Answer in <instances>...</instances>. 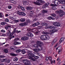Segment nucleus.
<instances>
[{"label":"nucleus","mask_w":65,"mask_h":65,"mask_svg":"<svg viewBox=\"0 0 65 65\" xmlns=\"http://www.w3.org/2000/svg\"><path fill=\"white\" fill-rule=\"evenodd\" d=\"M28 56H29L28 59L31 60L33 61H36V60L35 59L33 58V57H34V58L36 59H38L39 58V57L34 55V54H33V53L31 52H30L28 54Z\"/></svg>","instance_id":"nucleus-1"},{"label":"nucleus","mask_w":65,"mask_h":65,"mask_svg":"<svg viewBox=\"0 0 65 65\" xmlns=\"http://www.w3.org/2000/svg\"><path fill=\"white\" fill-rule=\"evenodd\" d=\"M40 38L41 39L43 40H47L50 38V37L47 35H43L41 36Z\"/></svg>","instance_id":"nucleus-2"},{"label":"nucleus","mask_w":65,"mask_h":65,"mask_svg":"<svg viewBox=\"0 0 65 65\" xmlns=\"http://www.w3.org/2000/svg\"><path fill=\"white\" fill-rule=\"evenodd\" d=\"M36 1L38 3L36 2H34V3L35 4L37 5H41L40 3H39V2H40V3H44V1L42 0H37Z\"/></svg>","instance_id":"nucleus-3"},{"label":"nucleus","mask_w":65,"mask_h":65,"mask_svg":"<svg viewBox=\"0 0 65 65\" xmlns=\"http://www.w3.org/2000/svg\"><path fill=\"white\" fill-rule=\"evenodd\" d=\"M8 31L10 34V35L8 37L9 39H11L12 38H14V36H12V35H13V34H12V33L10 32V31L9 30H8Z\"/></svg>","instance_id":"nucleus-4"},{"label":"nucleus","mask_w":65,"mask_h":65,"mask_svg":"<svg viewBox=\"0 0 65 65\" xmlns=\"http://www.w3.org/2000/svg\"><path fill=\"white\" fill-rule=\"evenodd\" d=\"M43 48L42 46H40L37 49H33V51L36 52H39L40 51H41L42 50Z\"/></svg>","instance_id":"nucleus-5"},{"label":"nucleus","mask_w":65,"mask_h":65,"mask_svg":"<svg viewBox=\"0 0 65 65\" xmlns=\"http://www.w3.org/2000/svg\"><path fill=\"white\" fill-rule=\"evenodd\" d=\"M37 44H38V45L39 46H42L43 45V42L41 41H37L36 42Z\"/></svg>","instance_id":"nucleus-6"},{"label":"nucleus","mask_w":65,"mask_h":65,"mask_svg":"<svg viewBox=\"0 0 65 65\" xmlns=\"http://www.w3.org/2000/svg\"><path fill=\"white\" fill-rule=\"evenodd\" d=\"M17 12L18 14L19 15H21L22 16H25L26 15V14L24 12H20L19 11H18Z\"/></svg>","instance_id":"nucleus-7"},{"label":"nucleus","mask_w":65,"mask_h":65,"mask_svg":"<svg viewBox=\"0 0 65 65\" xmlns=\"http://www.w3.org/2000/svg\"><path fill=\"white\" fill-rule=\"evenodd\" d=\"M23 62L24 63H25L26 64H30L31 63L29 60L26 59H24L23 60Z\"/></svg>","instance_id":"nucleus-8"},{"label":"nucleus","mask_w":65,"mask_h":65,"mask_svg":"<svg viewBox=\"0 0 65 65\" xmlns=\"http://www.w3.org/2000/svg\"><path fill=\"white\" fill-rule=\"evenodd\" d=\"M59 50L58 51L59 54H61V52L62 51V48L61 46L58 47L56 48V50Z\"/></svg>","instance_id":"nucleus-9"},{"label":"nucleus","mask_w":65,"mask_h":65,"mask_svg":"<svg viewBox=\"0 0 65 65\" xmlns=\"http://www.w3.org/2000/svg\"><path fill=\"white\" fill-rule=\"evenodd\" d=\"M59 15L60 17H62L63 15L65 14V13L63 11V10H61L59 11Z\"/></svg>","instance_id":"nucleus-10"},{"label":"nucleus","mask_w":65,"mask_h":65,"mask_svg":"<svg viewBox=\"0 0 65 65\" xmlns=\"http://www.w3.org/2000/svg\"><path fill=\"white\" fill-rule=\"evenodd\" d=\"M54 3L55 5H59L61 3V2L58 0H55L54 1Z\"/></svg>","instance_id":"nucleus-11"},{"label":"nucleus","mask_w":65,"mask_h":65,"mask_svg":"<svg viewBox=\"0 0 65 65\" xmlns=\"http://www.w3.org/2000/svg\"><path fill=\"white\" fill-rule=\"evenodd\" d=\"M50 5V3H45L44 5H43L42 7V8H45L46 7H47L48 5Z\"/></svg>","instance_id":"nucleus-12"},{"label":"nucleus","mask_w":65,"mask_h":65,"mask_svg":"<svg viewBox=\"0 0 65 65\" xmlns=\"http://www.w3.org/2000/svg\"><path fill=\"white\" fill-rule=\"evenodd\" d=\"M29 39V37H23L21 38V39L22 40H28Z\"/></svg>","instance_id":"nucleus-13"},{"label":"nucleus","mask_w":65,"mask_h":65,"mask_svg":"<svg viewBox=\"0 0 65 65\" xmlns=\"http://www.w3.org/2000/svg\"><path fill=\"white\" fill-rule=\"evenodd\" d=\"M47 28L48 29L50 28L51 29H55V26H49L47 27Z\"/></svg>","instance_id":"nucleus-14"},{"label":"nucleus","mask_w":65,"mask_h":65,"mask_svg":"<svg viewBox=\"0 0 65 65\" xmlns=\"http://www.w3.org/2000/svg\"><path fill=\"white\" fill-rule=\"evenodd\" d=\"M58 31V30L57 29H54L53 30H51L50 31V32H52V33H51V35H52V34H53L54 32H57Z\"/></svg>","instance_id":"nucleus-15"},{"label":"nucleus","mask_w":65,"mask_h":65,"mask_svg":"<svg viewBox=\"0 0 65 65\" xmlns=\"http://www.w3.org/2000/svg\"><path fill=\"white\" fill-rule=\"evenodd\" d=\"M27 36H30L33 37V35L32 34L31 32H29L27 34Z\"/></svg>","instance_id":"nucleus-16"},{"label":"nucleus","mask_w":65,"mask_h":65,"mask_svg":"<svg viewBox=\"0 0 65 65\" xmlns=\"http://www.w3.org/2000/svg\"><path fill=\"white\" fill-rule=\"evenodd\" d=\"M25 19L24 18H21L20 20V21L21 22H24L25 21Z\"/></svg>","instance_id":"nucleus-17"},{"label":"nucleus","mask_w":65,"mask_h":65,"mask_svg":"<svg viewBox=\"0 0 65 65\" xmlns=\"http://www.w3.org/2000/svg\"><path fill=\"white\" fill-rule=\"evenodd\" d=\"M14 46H10V49L11 50H12L13 51L14 50H15V49H14Z\"/></svg>","instance_id":"nucleus-18"},{"label":"nucleus","mask_w":65,"mask_h":65,"mask_svg":"<svg viewBox=\"0 0 65 65\" xmlns=\"http://www.w3.org/2000/svg\"><path fill=\"white\" fill-rule=\"evenodd\" d=\"M26 8L28 10H31L32 9V8L31 7H26Z\"/></svg>","instance_id":"nucleus-19"},{"label":"nucleus","mask_w":65,"mask_h":65,"mask_svg":"<svg viewBox=\"0 0 65 65\" xmlns=\"http://www.w3.org/2000/svg\"><path fill=\"white\" fill-rule=\"evenodd\" d=\"M61 3L63 4H65V0H62L61 1Z\"/></svg>","instance_id":"nucleus-20"},{"label":"nucleus","mask_w":65,"mask_h":65,"mask_svg":"<svg viewBox=\"0 0 65 65\" xmlns=\"http://www.w3.org/2000/svg\"><path fill=\"white\" fill-rule=\"evenodd\" d=\"M4 51L5 53H7L8 52V50L6 49H5L4 50Z\"/></svg>","instance_id":"nucleus-21"},{"label":"nucleus","mask_w":65,"mask_h":65,"mask_svg":"<svg viewBox=\"0 0 65 65\" xmlns=\"http://www.w3.org/2000/svg\"><path fill=\"white\" fill-rule=\"evenodd\" d=\"M9 54L10 55L12 56H17V55L13 53H10Z\"/></svg>","instance_id":"nucleus-22"},{"label":"nucleus","mask_w":65,"mask_h":65,"mask_svg":"<svg viewBox=\"0 0 65 65\" xmlns=\"http://www.w3.org/2000/svg\"><path fill=\"white\" fill-rule=\"evenodd\" d=\"M63 41H64V38H62L59 41V42L60 43H61Z\"/></svg>","instance_id":"nucleus-23"},{"label":"nucleus","mask_w":65,"mask_h":65,"mask_svg":"<svg viewBox=\"0 0 65 65\" xmlns=\"http://www.w3.org/2000/svg\"><path fill=\"white\" fill-rule=\"evenodd\" d=\"M18 59L17 57H15L14 58L13 61H14V62H17V61H18Z\"/></svg>","instance_id":"nucleus-24"},{"label":"nucleus","mask_w":65,"mask_h":65,"mask_svg":"<svg viewBox=\"0 0 65 65\" xmlns=\"http://www.w3.org/2000/svg\"><path fill=\"white\" fill-rule=\"evenodd\" d=\"M48 12V11L47 10H43V13H47V12Z\"/></svg>","instance_id":"nucleus-25"},{"label":"nucleus","mask_w":65,"mask_h":65,"mask_svg":"<svg viewBox=\"0 0 65 65\" xmlns=\"http://www.w3.org/2000/svg\"><path fill=\"white\" fill-rule=\"evenodd\" d=\"M21 51V50L20 49H18L16 50V52L17 53H20Z\"/></svg>","instance_id":"nucleus-26"},{"label":"nucleus","mask_w":65,"mask_h":65,"mask_svg":"<svg viewBox=\"0 0 65 65\" xmlns=\"http://www.w3.org/2000/svg\"><path fill=\"white\" fill-rule=\"evenodd\" d=\"M43 34H49V33L48 32H46L45 31H43Z\"/></svg>","instance_id":"nucleus-27"},{"label":"nucleus","mask_w":65,"mask_h":65,"mask_svg":"<svg viewBox=\"0 0 65 65\" xmlns=\"http://www.w3.org/2000/svg\"><path fill=\"white\" fill-rule=\"evenodd\" d=\"M34 46L35 48H38L39 47L38 46V45H37V44H34Z\"/></svg>","instance_id":"nucleus-28"},{"label":"nucleus","mask_w":65,"mask_h":65,"mask_svg":"<svg viewBox=\"0 0 65 65\" xmlns=\"http://www.w3.org/2000/svg\"><path fill=\"white\" fill-rule=\"evenodd\" d=\"M19 25L21 26H24L25 24L24 23H21L19 24Z\"/></svg>","instance_id":"nucleus-29"},{"label":"nucleus","mask_w":65,"mask_h":65,"mask_svg":"<svg viewBox=\"0 0 65 65\" xmlns=\"http://www.w3.org/2000/svg\"><path fill=\"white\" fill-rule=\"evenodd\" d=\"M11 26H7V27H5V29H6V30H7L8 28H10Z\"/></svg>","instance_id":"nucleus-30"},{"label":"nucleus","mask_w":65,"mask_h":65,"mask_svg":"<svg viewBox=\"0 0 65 65\" xmlns=\"http://www.w3.org/2000/svg\"><path fill=\"white\" fill-rule=\"evenodd\" d=\"M11 2L12 3H14V4H16L17 3L16 2L14 1L11 0Z\"/></svg>","instance_id":"nucleus-31"},{"label":"nucleus","mask_w":65,"mask_h":65,"mask_svg":"<svg viewBox=\"0 0 65 65\" xmlns=\"http://www.w3.org/2000/svg\"><path fill=\"white\" fill-rule=\"evenodd\" d=\"M58 22H54L53 23V25H54V26H57V23Z\"/></svg>","instance_id":"nucleus-32"},{"label":"nucleus","mask_w":65,"mask_h":65,"mask_svg":"<svg viewBox=\"0 0 65 65\" xmlns=\"http://www.w3.org/2000/svg\"><path fill=\"white\" fill-rule=\"evenodd\" d=\"M21 53L23 54H24L26 53V51L25 50H22L21 51Z\"/></svg>","instance_id":"nucleus-33"},{"label":"nucleus","mask_w":65,"mask_h":65,"mask_svg":"<svg viewBox=\"0 0 65 65\" xmlns=\"http://www.w3.org/2000/svg\"><path fill=\"white\" fill-rule=\"evenodd\" d=\"M3 14L2 13H0V18H2Z\"/></svg>","instance_id":"nucleus-34"},{"label":"nucleus","mask_w":65,"mask_h":65,"mask_svg":"<svg viewBox=\"0 0 65 65\" xmlns=\"http://www.w3.org/2000/svg\"><path fill=\"white\" fill-rule=\"evenodd\" d=\"M1 24L2 25H5L6 24V23L4 22H2L1 23Z\"/></svg>","instance_id":"nucleus-35"},{"label":"nucleus","mask_w":65,"mask_h":65,"mask_svg":"<svg viewBox=\"0 0 65 65\" xmlns=\"http://www.w3.org/2000/svg\"><path fill=\"white\" fill-rule=\"evenodd\" d=\"M2 62H6V60L5 59H3L2 60Z\"/></svg>","instance_id":"nucleus-36"},{"label":"nucleus","mask_w":65,"mask_h":65,"mask_svg":"<svg viewBox=\"0 0 65 65\" xmlns=\"http://www.w3.org/2000/svg\"><path fill=\"white\" fill-rule=\"evenodd\" d=\"M52 9H53L54 10L57 9V8H56V7L55 6L52 7Z\"/></svg>","instance_id":"nucleus-37"},{"label":"nucleus","mask_w":65,"mask_h":65,"mask_svg":"<svg viewBox=\"0 0 65 65\" xmlns=\"http://www.w3.org/2000/svg\"><path fill=\"white\" fill-rule=\"evenodd\" d=\"M21 9H22V10L23 11H25V9L24 8L22 7H21Z\"/></svg>","instance_id":"nucleus-38"},{"label":"nucleus","mask_w":65,"mask_h":65,"mask_svg":"<svg viewBox=\"0 0 65 65\" xmlns=\"http://www.w3.org/2000/svg\"><path fill=\"white\" fill-rule=\"evenodd\" d=\"M57 38H56L55 39H54V40L53 41H54L55 42H56L57 41Z\"/></svg>","instance_id":"nucleus-39"},{"label":"nucleus","mask_w":65,"mask_h":65,"mask_svg":"<svg viewBox=\"0 0 65 65\" xmlns=\"http://www.w3.org/2000/svg\"><path fill=\"white\" fill-rule=\"evenodd\" d=\"M60 26V23L59 22H57V25L56 26L59 27Z\"/></svg>","instance_id":"nucleus-40"},{"label":"nucleus","mask_w":65,"mask_h":65,"mask_svg":"<svg viewBox=\"0 0 65 65\" xmlns=\"http://www.w3.org/2000/svg\"><path fill=\"white\" fill-rule=\"evenodd\" d=\"M47 23H42V26H45L46 25H47Z\"/></svg>","instance_id":"nucleus-41"},{"label":"nucleus","mask_w":65,"mask_h":65,"mask_svg":"<svg viewBox=\"0 0 65 65\" xmlns=\"http://www.w3.org/2000/svg\"><path fill=\"white\" fill-rule=\"evenodd\" d=\"M47 19L48 20H51V19H52V17H51V16L47 18Z\"/></svg>","instance_id":"nucleus-42"},{"label":"nucleus","mask_w":65,"mask_h":65,"mask_svg":"<svg viewBox=\"0 0 65 65\" xmlns=\"http://www.w3.org/2000/svg\"><path fill=\"white\" fill-rule=\"evenodd\" d=\"M36 26H38L40 24V23L38 22L35 23Z\"/></svg>","instance_id":"nucleus-43"},{"label":"nucleus","mask_w":65,"mask_h":65,"mask_svg":"<svg viewBox=\"0 0 65 65\" xmlns=\"http://www.w3.org/2000/svg\"><path fill=\"white\" fill-rule=\"evenodd\" d=\"M34 13V11H30V13L32 14H33V13Z\"/></svg>","instance_id":"nucleus-44"},{"label":"nucleus","mask_w":65,"mask_h":65,"mask_svg":"<svg viewBox=\"0 0 65 65\" xmlns=\"http://www.w3.org/2000/svg\"><path fill=\"white\" fill-rule=\"evenodd\" d=\"M51 15L52 16V17H55L56 16V14H55L53 13L51 14Z\"/></svg>","instance_id":"nucleus-45"},{"label":"nucleus","mask_w":65,"mask_h":65,"mask_svg":"<svg viewBox=\"0 0 65 65\" xmlns=\"http://www.w3.org/2000/svg\"><path fill=\"white\" fill-rule=\"evenodd\" d=\"M0 57L1 58H5V56L4 55H0Z\"/></svg>","instance_id":"nucleus-46"},{"label":"nucleus","mask_w":65,"mask_h":65,"mask_svg":"<svg viewBox=\"0 0 65 65\" xmlns=\"http://www.w3.org/2000/svg\"><path fill=\"white\" fill-rule=\"evenodd\" d=\"M11 8H12V7L11 6H8V9H10Z\"/></svg>","instance_id":"nucleus-47"},{"label":"nucleus","mask_w":65,"mask_h":65,"mask_svg":"<svg viewBox=\"0 0 65 65\" xmlns=\"http://www.w3.org/2000/svg\"><path fill=\"white\" fill-rule=\"evenodd\" d=\"M14 44L15 45H17V42H14Z\"/></svg>","instance_id":"nucleus-48"},{"label":"nucleus","mask_w":65,"mask_h":65,"mask_svg":"<svg viewBox=\"0 0 65 65\" xmlns=\"http://www.w3.org/2000/svg\"><path fill=\"white\" fill-rule=\"evenodd\" d=\"M55 42L54 41H52V45H53V44H55Z\"/></svg>","instance_id":"nucleus-49"},{"label":"nucleus","mask_w":65,"mask_h":65,"mask_svg":"<svg viewBox=\"0 0 65 65\" xmlns=\"http://www.w3.org/2000/svg\"><path fill=\"white\" fill-rule=\"evenodd\" d=\"M1 32H5V31L4 30H1Z\"/></svg>","instance_id":"nucleus-50"},{"label":"nucleus","mask_w":65,"mask_h":65,"mask_svg":"<svg viewBox=\"0 0 65 65\" xmlns=\"http://www.w3.org/2000/svg\"><path fill=\"white\" fill-rule=\"evenodd\" d=\"M5 21L6 22H8V21H9L8 19H5Z\"/></svg>","instance_id":"nucleus-51"},{"label":"nucleus","mask_w":65,"mask_h":65,"mask_svg":"<svg viewBox=\"0 0 65 65\" xmlns=\"http://www.w3.org/2000/svg\"><path fill=\"white\" fill-rule=\"evenodd\" d=\"M6 62H7V63H9L10 62V60L9 59H8L7 60H6Z\"/></svg>","instance_id":"nucleus-52"},{"label":"nucleus","mask_w":65,"mask_h":65,"mask_svg":"<svg viewBox=\"0 0 65 65\" xmlns=\"http://www.w3.org/2000/svg\"><path fill=\"white\" fill-rule=\"evenodd\" d=\"M24 26L25 25V26H27V25H28V23H26V22H25L24 23Z\"/></svg>","instance_id":"nucleus-53"},{"label":"nucleus","mask_w":65,"mask_h":65,"mask_svg":"<svg viewBox=\"0 0 65 65\" xmlns=\"http://www.w3.org/2000/svg\"><path fill=\"white\" fill-rule=\"evenodd\" d=\"M18 40H19V39L18 38H16L14 39V40H15V41Z\"/></svg>","instance_id":"nucleus-54"},{"label":"nucleus","mask_w":65,"mask_h":65,"mask_svg":"<svg viewBox=\"0 0 65 65\" xmlns=\"http://www.w3.org/2000/svg\"><path fill=\"white\" fill-rule=\"evenodd\" d=\"M49 58L50 61H51L52 60V57H51V56H49Z\"/></svg>","instance_id":"nucleus-55"},{"label":"nucleus","mask_w":65,"mask_h":65,"mask_svg":"<svg viewBox=\"0 0 65 65\" xmlns=\"http://www.w3.org/2000/svg\"><path fill=\"white\" fill-rule=\"evenodd\" d=\"M14 22L15 23H18V22H19V21L18 20H14Z\"/></svg>","instance_id":"nucleus-56"},{"label":"nucleus","mask_w":65,"mask_h":65,"mask_svg":"<svg viewBox=\"0 0 65 65\" xmlns=\"http://www.w3.org/2000/svg\"><path fill=\"white\" fill-rule=\"evenodd\" d=\"M36 26V25L35 23L33 24L32 25V26H33V27H35V26Z\"/></svg>","instance_id":"nucleus-57"},{"label":"nucleus","mask_w":65,"mask_h":65,"mask_svg":"<svg viewBox=\"0 0 65 65\" xmlns=\"http://www.w3.org/2000/svg\"><path fill=\"white\" fill-rule=\"evenodd\" d=\"M56 13H59V11L58 10H57L56 11Z\"/></svg>","instance_id":"nucleus-58"},{"label":"nucleus","mask_w":65,"mask_h":65,"mask_svg":"<svg viewBox=\"0 0 65 65\" xmlns=\"http://www.w3.org/2000/svg\"><path fill=\"white\" fill-rule=\"evenodd\" d=\"M26 22H27V23H30V21L29 20H26Z\"/></svg>","instance_id":"nucleus-59"},{"label":"nucleus","mask_w":65,"mask_h":65,"mask_svg":"<svg viewBox=\"0 0 65 65\" xmlns=\"http://www.w3.org/2000/svg\"><path fill=\"white\" fill-rule=\"evenodd\" d=\"M61 8H64V6L63 5H62L61 6Z\"/></svg>","instance_id":"nucleus-60"},{"label":"nucleus","mask_w":65,"mask_h":65,"mask_svg":"<svg viewBox=\"0 0 65 65\" xmlns=\"http://www.w3.org/2000/svg\"><path fill=\"white\" fill-rule=\"evenodd\" d=\"M15 31H13L12 32V34H14V33H15Z\"/></svg>","instance_id":"nucleus-61"},{"label":"nucleus","mask_w":65,"mask_h":65,"mask_svg":"<svg viewBox=\"0 0 65 65\" xmlns=\"http://www.w3.org/2000/svg\"><path fill=\"white\" fill-rule=\"evenodd\" d=\"M36 35H38V32H36L35 33Z\"/></svg>","instance_id":"nucleus-62"},{"label":"nucleus","mask_w":65,"mask_h":65,"mask_svg":"<svg viewBox=\"0 0 65 65\" xmlns=\"http://www.w3.org/2000/svg\"><path fill=\"white\" fill-rule=\"evenodd\" d=\"M42 28V27L41 26H38V29H41Z\"/></svg>","instance_id":"nucleus-63"},{"label":"nucleus","mask_w":65,"mask_h":65,"mask_svg":"<svg viewBox=\"0 0 65 65\" xmlns=\"http://www.w3.org/2000/svg\"><path fill=\"white\" fill-rule=\"evenodd\" d=\"M51 19H52L53 20H55V18L51 17Z\"/></svg>","instance_id":"nucleus-64"}]
</instances>
